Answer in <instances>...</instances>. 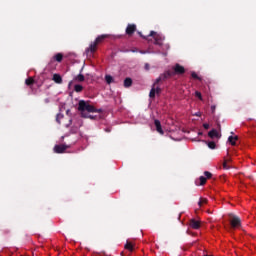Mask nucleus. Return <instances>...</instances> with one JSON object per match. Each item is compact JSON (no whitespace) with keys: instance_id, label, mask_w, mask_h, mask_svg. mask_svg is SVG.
Returning a JSON list of instances; mask_svg holds the SVG:
<instances>
[{"instance_id":"obj_1","label":"nucleus","mask_w":256,"mask_h":256,"mask_svg":"<svg viewBox=\"0 0 256 256\" xmlns=\"http://www.w3.org/2000/svg\"><path fill=\"white\" fill-rule=\"evenodd\" d=\"M78 110L82 117L86 119H93V113H95V106L89 101L80 100L78 104Z\"/></svg>"},{"instance_id":"obj_2","label":"nucleus","mask_w":256,"mask_h":256,"mask_svg":"<svg viewBox=\"0 0 256 256\" xmlns=\"http://www.w3.org/2000/svg\"><path fill=\"white\" fill-rule=\"evenodd\" d=\"M170 71L174 77L175 75H183L185 73V68L184 66H181V64H176L175 66H172Z\"/></svg>"},{"instance_id":"obj_3","label":"nucleus","mask_w":256,"mask_h":256,"mask_svg":"<svg viewBox=\"0 0 256 256\" xmlns=\"http://www.w3.org/2000/svg\"><path fill=\"white\" fill-rule=\"evenodd\" d=\"M229 217H230V225L233 229H236L241 226V220L239 217L233 214H229Z\"/></svg>"},{"instance_id":"obj_4","label":"nucleus","mask_w":256,"mask_h":256,"mask_svg":"<svg viewBox=\"0 0 256 256\" xmlns=\"http://www.w3.org/2000/svg\"><path fill=\"white\" fill-rule=\"evenodd\" d=\"M148 37H154V44L158 46H162L163 37L157 34L155 31H151Z\"/></svg>"},{"instance_id":"obj_5","label":"nucleus","mask_w":256,"mask_h":256,"mask_svg":"<svg viewBox=\"0 0 256 256\" xmlns=\"http://www.w3.org/2000/svg\"><path fill=\"white\" fill-rule=\"evenodd\" d=\"M135 31H137V25L136 24H128L126 28V34L128 36H132Z\"/></svg>"},{"instance_id":"obj_6","label":"nucleus","mask_w":256,"mask_h":256,"mask_svg":"<svg viewBox=\"0 0 256 256\" xmlns=\"http://www.w3.org/2000/svg\"><path fill=\"white\" fill-rule=\"evenodd\" d=\"M67 149H69V146L63 145V144L56 145V146L54 147V151H55L56 153H65V151H67Z\"/></svg>"},{"instance_id":"obj_7","label":"nucleus","mask_w":256,"mask_h":256,"mask_svg":"<svg viewBox=\"0 0 256 256\" xmlns=\"http://www.w3.org/2000/svg\"><path fill=\"white\" fill-rule=\"evenodd\" d=\"M159 77L161 78L162 82H164L167 79L173 77V74H172L171 70H165V72H163V74H160Z\"/></svg>"},{"instance_id":"obj_8","label":"nucleus","mask_w":256,"mask_h":256,"mask_svg":"<svg viewBox=\"0 0 256 256\" xmlns=\"http://www.w3.org/2000/svg\"><path fill=\"white\" fill-rule=\"evenodd\" d=\"M159 77L161 78L162 82H164L167 79L173 77V74H172L171 70H165V72H163V74H160Z\"/></svg>"},{"instance_id":"obj_9","label":"nucleus","mask_w":256,"mask_h":256,"mask_svg":"<svg viewBox=\"0 0 256 256\" xmlns=\"http://www.w3.org/2000/svg\"><path fill=\"white\" fill-rule=\"evenodd\" d=\"M189 225L192 229H195V230L200 228V222L196 221L195 219H191Z\"/></svg>"},{"instance_id":"obj_10","label":"nucleus","mask_w":256,"mask_h":256,"mask_svg":"<svg viewBox=\"0 0 256 256\" xmlns=\"http://www.w3.org/2000/svg\"><path fill=\"white\" fill-rule=\"evenodd\" d=\"M154 125H155V127H156V131H157L159 134L163 135L164 132H163V130H162L160 121H159V120H154Z\"/></svg>"},{"instance_id":"obj_11","label":"nucleus","mask_w":256,"mask_h":256,"mask_svg":"<svg viewBox=\"0 0 256 256\" xmlns=\"http://www.w3.org/2000/svg\"><path fill=\"white\" fill-rule=\"evenodd\" d=\"M208 136H209L211 139H214V138L219 139V138H221V135H220L215 129H213L212 131H210V132L208 133Z\"/></svg>"},{"instance_id":"obj_12","label":"nucleus","mask_w":256,"mask_h":256,"mask_svg":"<svg viewBox=\"0 0 256 256\" xmlns=\"http://www.w3.org/2000/svg\"><path fill=\"white\" fill-rule=\"evenodd\" d=\"M125 249L130 251V252H133L135 250V246L133 245V243L127 241V243L125 244Z\"/></svg>"},{"instance_id":"obj_13","label":"nucleus","mask_w":256,"mask_h":256,"mask_svg":"<svg viewBox=\"0 0 256 256\" xmlns=\"http://www.w3.org/2000/svg\"><path fill=\"white\" fill-rule=\"evenodd\" d=\"M97 113L100 119H105V117H107V112L105 110H101V108L97 110Z\"/></svg>"},{"instance_id":"obj_14","label":"nucleus","mask_w":256,"mask_h":256,"mask_svg":"<svg viewBox=\"0 0 256 256\" xmlns=\"http://www.w3.org/2000/svg\"><path fill=\"white\" fill-rule=\"evenodd\" d=\"M133 85V80H131V78H125L124 80V87L125 88H129Z\"/></svg>"},{"instance_id":"obj_15","label":"nucleus","mask_w":256,"mask_h":256,"mask_svg":"<svg viewBox=\"0 0 256 256\" xmlns=\"http://www.w3.org/2000/svg\"><path fill=\"white\" fill-rule=\"evenodd\" d=\"M53 81H54L55 83H62V82H63V79L61 78V75H59V74H54V75H53Z\"/></svg>"},{"instance_id":"obj_16","label":"nucleus","mask_w":256,"mask_h":256,"mask_svg":"<svg viewBox=\"0 0 256 256\" xmlns=\"http://www.w3.org/2000/svg\"><path fill=\"white\" fill-rule=\"evenodd\" d=\"M105 81H106V83L108 85H110L111 83L115 82V80L113 79V76H110V74H106Z\"/></svg>"},{"instance_id":"obj_17","label":"nucleus","mask_w":256,"mask_h":256,"mask_svg":"<svg viewBox=\"0 0 256 256\" xmlns=\"http://www.w3.org/2000/svg\"><path fill=\"white\" fill-rule=\"evenodd\" d=\"M239 138H238V136H230L229 138H228V141H229V143L232 145V146H236V141L238 140ZM232 140L233 141H235V142H232Z\"/></svg>"},{"instance_id":"obj_18","label":"nucleus","mask_w":256,"mask_h":256,"mask_svg":"<svg viewBox=\"0 0 256 256\" xmlns=\"http://www.w3.org/2000/svg\"><path fill=\"white\" fill-rule=\"evenodd\" d=\"M74 81H78V83H81V82L85 81V76L79 74L78 76H76L74 78Z\"/></svg>"},{"instance_id":"obj_19","label":"nucleus","mask_w":256,"mask_h":256,"mask_svg":"<svg viewBox=\"0 0 256 256\" xmlns=\"http://www.w3.org/2000/svg\"><path fill=\"white\" fill-rule=\"evenodd\" d=\"M54 59H55L56 61H58V63H61V61H63V54H61V53L56 54V55L54 56Z\"/></svg>"},{"instance_id":"obj_20","label":"nucleus","mask_w":256,"mask_h":256,"mask_svg":"<svg viewBox=\"0 0 256 256\" xmlns=\"http://www.w3.org/2000/svg\"><path fill=\"white\" fill-rule=\"evenodd\" d=\"M155 94H156V90H155V87L153 86L149 92V97L151 99L155 98Z\"/></svg>"},{"instance_id":"obj_21","label":"nucleus","mask_w":256,"mask_h":256,"mask_svg":"<svg viewBox=\"0 0 256 256\" xmlns=\"http://www.w3.org/2000/svg\"><path fill=\"white\" fill-rule=\"evenodd\" d=\"M74 91H76V93H81V91H83V86L75 85Z\"/></svg>"},{"instance_id":"obj_22","label":"nucleus","mask_w":256,"mask_h":256,"mask_svg":"<svg viewBox=\"0 0 256 256\" xmlns=\"http://www.w3.org/2000/svg\"><path fill=\"white\" fill-rule=\"evenodd\" d=\"M107 38V35L103 34V35H99L97 37V43L102 42L103 40H105Z\"/></svg>"},{"instance_id":"obj_23","label":"nucleus","mask_w":256,"mask_h":256,"mask_svg":"<svg viewBox=\"0 0 256 256\" xmlns=\"http://www.w3.org/2000/svg\"><path fill=\"white\" fill-rule=\"evenodd\" d=\"M208 200L206 198H200V201L198 202L199 207H201L203 204H207Z\"/></svg>"},{"instance_id":"obj_24","label":"nucleus","mask_w":256,"mask_h":256,"mask_svg":"<svg viewBox=\"0 0 256 256\" xmlns=\"http://www.w3.org/2000/svg\"><path fill=\"white\" fill-rule=\"evenodd\" d=\"M26 85H33L35 83V80L33 78H28L25 81Z\"/></svg>"},{"instance_id":"obj_25","label":"nucleus","mask_w":256,"mask_h":256,"mask_svg":"<svg viewBox=\"0 0 256 256\" xmlns=\"http://www.w3.org/2000/svg\"><path fill=\"white\" fill-rule=\"evenodd\" d=\"M199 180H200V186H203V185L206 184L207 179H206L205 177L201 176V177L199 178Z\"/></svg>"},{"instance_id":"obj_26","label":"nucleus","mask_w":256,"mask_h":256,"mask_svg":"<svg viewBox=\"0 0 256 256\" xmlns=\"http://www.w3.org/2000/svg\"><path fill=\"white\" fill-rule=\"evenodd\" d=\"M191 77L196 80H201V78L196 74V72H191Z\"/></svg>"},{"instance_id":"obj_27","label":"nucleus","mask_w":256,"mask_h":256,"mask_svg":"<svg viewBox=\"0 0 256 256\" xmlns=\"http://www.w3.org/2000/svg\"><path fill=\"white\" fill-rule=\"evenodd\" d=\"M160 82H163L161 76H159V78H156V80H155L153 86L155 87V86H156L157 84H159Z\"/></svg>"},{"instance_id":"obj_28","label":"nucleus","mask_w":256,"mask_h":256,"mask_svg":"<svg viewBox=\"0 0 256 256\" xmlns=\"http://www.w3.org/2000/svg\"><path fill=\"white\" fill-rule=\"evenodd\" d=\"M208 147L213 150L216 148V144L214 142H209Z\"/></svg>"},{"instance_id":"obj_29","label":"nucleus","mask_w":256,"mask_h":256,"mask_svg":"<svg viewBox=\"0 0 256 256\" xmlns=\"http://www.w3.org/2000/svg\"><path fill=\"white\" fill-rule=\"evenodd\" d=\"M223 169H225V170H229L230 169V167L227 165V160L226 159H224Z\"/></svg>"},{"instance_id":"obj_30","label":"nucleus","mask_w":256,"mask_h":256,"mask_svg":"<svg viewBox=\"0 0 256 256\" xmlns=\"http://www.w3.org/2000/svg\"><path fill=\"white\" fill-rule=\"evenodd\" d=\"M204 175H205V177H206V180H207V179H210V178L212 177V174H211L210 172H208V171H205V172H204Z\"/></svg>"},{"instance_id":"obj_31","label":"nucleus","mask_w":256,"mask_h":256,"mask_svg":"<svg viewBox=\"0 0 256 256\" xmlns=\"http://www.w3.org/2000/svg\"><path fill=\"white\" fill-rule=\"evenodd\" d=\"M195 96L197 97V98H199L200 100H202V94H201V92H195Z\"/></svg>"},{"instance_id":"obj_32","label":"nucleus","mask_w":256,"mask_h":256,"mask_svg":"<svg viewBox=\"0 0 256 256\" xmlns=\"http://www.w3.org/2000/svg\"><path fill=\"white\" fill-rule=\"evenodd\" d=\"M160 93H161V88L157 86V88H155V94L159 95Z\"/></svg>"},{"instance_id":"obj_33","label":"nucleus","mask_w":256,"mask_h":256,"mask_svg":"<svg viewBox=\"0 0 256 256\" xmlns=\"http://www.w3.org/2000/svg\"><path fill=\"white\" fill-rule=\"evenodd\" d=\"M203 127L205 130H208L210 126H209V124H204Z\"/></svg>"},{"instance_id":"obj_34","label":"nucleus","mask_w":256,"mask_h":256,"mask_svg":"<svg viewBox=\"0 0 256 256\" xmlns=\"http://www.w3.org/2000/svg\"><path fill=\"white\" fill-rule=\"evenodd\" d=\"M95 45H96V42H94V46H91V47H90V50H91V51H95Z\"/></svg>"},{"instance_id":"obj_35","label":"nucleus","mask_w":256,"mask_h":256,"mask_svg":"<svg viewBox=\"0 0 256 256\" xmlns=\"http://www.w3.org/2000/svg\"><path fill=\"white\" fill-rule=\"evenodd\" d=\"M145 69L148 71L149 70V64H145Z\"/></svg>"},{"instance_id":"obj_36","label":"nucleus","mask_w":256,"mask_h":256,"mask_svg":"<svg viewBox=\"0 0 256 256\" xmlns=\"http://www.w3.org/2000/svg\"><path fill=\"white\" fill-rule=\"evenodd\" d=\"M71 85H73V81L69 83V87H71Z\"/></svg>"},{"instance_id":"obj_37","label":"nucleus","mask_w":256,"mask_h":256,"mask_svg":"<svg viewBox=\"0 0 256 256\" xmlns=\"http://www.w3.org/2000/svg\"><path fill=\"white\" fill-rule=\"evenodd\" d=\"M139 33V35L142 37V38H144V36L141 34V32H138Z\"/></svg>"},{"instance_id":"obj_38","label":"nucleus","mask_w":256,"mask_h":256,"mask_svg":"<svg viewBox=\"0 0 256 256\" xmlns=\"http://www.w3.org/2000/svg\"><path fill=\"white\" fill-rule=\"evenodd\" d=\"M211 109L214 111L215 110V106H211Z\"/></svg>"},{"instance_id":"obj_39","label":"nucleus","mask_w":256,"mask_h":256,"mask_svg":"<svg viewBox=\"0 0 256 256\" xmlns=\"http://www.w3.org/2000/svg\"><path fill=\"white\" fill-rule=\"evenodd\" d=\"M226 161H227V163H228V162H230L231 160H230V159H228V160H226Z\"/></svg>"},{"instance_id":"obj_40","label":"nucleus","mask_w":256,"mask_h":256,"mask_svg":"<svg viewBox=\"0 0 256 256\" xmlns=\"http://www.w3.org/2000/svg\"><path fill=\"white\" fill-rule=\"evenodd\" d=\"M232 142H236L235 140H232Z\"/></svg>"},{"instance_id":"obj_41","label":"nucleus","mask_w":256,"mask_h":256,"mask_svg":"<svg viewBox=\"0 0 256 256\" xmlns=\"http://www.w3.org/2000/svg\"><path fill=\"white\" fill-rule=\"evenodd\" d=\"M196 116H199V114H196Z\"/></svg>"},{"instance_id":"obj_42","label":"nucleus","mask_w":256,"mask_h":256,"mask_svg":"<svg viewBox=\"0 0 256 256\" xmlns=\"http://www.w3.org/2000/svg\"><path fill=\"white\" fill-rule=\"evenodd\" d=\"M199 135H202V133H199Z\"/></svg>"},{"instance_id":"obj_43","label":"nucleus","mask_w":256,"mask_h":256,"mask_svg":"<svg viewBox=\"0 0 256 256\" xmlns=\"http://www.w3.org/2000/svg\"><path fill=\"white\" fill-rule=\"evenodd\" d=\"M206 256H210V255H206Z\"/></svg>"}]
</instances>
